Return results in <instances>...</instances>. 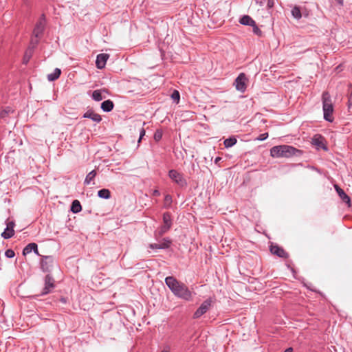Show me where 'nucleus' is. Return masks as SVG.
<instances>
[{
	"instance_id": "1",
	"label": "nucleus",
	"mask_w": 352,
	"mask_h": 352,
	"mask_svg": "<svg viewBox=\"0 0 352 352\" xmlns=\"http://www.w3.org/2000/svg\"><path fill=\"white\" fill-rule=\"evenodd\" d=\"M165 283L172 293L179 298L190 301L192 299V292L184 283L174 276H167L165 278Z\"/></svg>"
},
{
	"instance_id": "2",
	"label": "nucleus",
	"mask_w": 352,
	"mask_h": 352,
	"mask_svg": "<svg viewBox=\"0 0 352 352\" xmlns=\"http://www.w3.org/2000/svg\"><path fill=\"white\" fill-rule=\"evenodd\" d=\"M302 153L301 150L286 144L274 146L270 149V155L276 158H289L292 156L300 155Z\"/></svg>"
},
{
	"instance_id": "3",
	"label": "nucleus",
	"mask_w": 352,
	"mask_h": 352,
	"mask_svg": "<svg viewBox=\"0 0 352 352\" xmlns=\"http://www.w3.org/2000/svg\"><path fill=\"white\" fill-rule=\"evenodd\" d=\"M322 102L324 119L329 122H333L334 120V107L332 102L331 97L328 91H324L322 93Z\"/></svg>"
},
{
	"instance_id": "4",
	"label": "nucleus",
	"mask_w": 352,
	"mask_h": 352,
	"mask_svg": "<svg viewBox=\"0 0 352 352\" xmlns=\"http://www.w3.org/2000/svg\"><path fill=\"white\" fill-rule=\"evenodd\" d=\"M45 26V19L44 14H42L41 17L36 23L32 32L34 37L31 39V44L33 45V48L38 44V38L42 36Z\"/></svg>"
},
{
	"instance_id": "5",
	"label": "nucleus",
	"mask_w": 352,
	"mask_h": 352,
	"mask_svg": "<svg viewBox=\"0 0 352 352\" xmlns=\"http://www.w3.org/2000/svg\"><path fill=\"white\" fill-rule=\"evenodd\" d=\"M168 177L174 183L181 188H186L188 185L184 175L175 169H171L168 171Z\"/></svg>"
},
{
	"instance_id": "6",
	"label": "nucleus",
	"mask_w": 352,
	"mask_h": 352,
	"mask_svg": "<svg viewBox=\"0 0 352 352\" xmlns=\"http://www.w3.org/2000/svg\"><path fill=\"white\" fill-rule=\"evenodd\" d=\"M163 223L164 225L160 227L158 232L155 234L156 237L163 236L171 228L172 219L171 214L169 212H166L163 214Z\"/></svg>"
},
{
	"instance_id": "7",
	"label": "nucleus",
	"mask_w": 352,
	"mask_h": 352,
	"mask_svg": "<svg viewBox=\"0 0 352 352\" xmlns=\"http://www.w3.org/2000/svg\"><path fill=\"white\" fill-rule=\"evenodd\" d=\"M212 300L211 298H209L206 299V300H204L201 304L199 307L194 313L193 318H199L201 316H203L204 314H206L210 308V307L212 305Z\"/></svg>"
},
{
	"instance_id": "8",
	"label": "nucleus",
	"mask_w": 352,
	"mask_h": 352,
	"mask_svg": "<svg viewBox=\"0 0 352 352\" xmlns=\"http://www.w3.org/2000/svg\"><path fill=\"white\" fill-rule=\"evenodd\" d=\"M248 78L244 73H241L235 79L234 85L236 89L244 93L247 89Z\"/></svg>"
},
{
	"instance_id": "9",
	"label": "nucleus",
	"mask_w": 352,
	"mask_h": 352,
	"mask_svg": "<svg viewBox=\"0 0 352 352\" xmlns=\"http://www.w3.org/2000/svg\"><path fill=\"white\" fill-rule=\"evenodd\" d=\"M311 143L317 149L327 151V142L325 138L320 134H316L312 138Z\"/></svg>"
},
{
	"instance_id": "10",
	"label": "nucleus",
	"mask_w": 352,
	"mask_h": 352,
	"mask_svg": "<svg viewBox=\"0 0 352 352\" xmlns=\"http://www.w3.org/2000/svg\"><path fill=\"white\" fill-rule=\"evenodd\" d=\"M55 287V280L54 278L47 274L45 278V287L41 292L42 295H45L52 292V290Z\"/></svg>"
},
{
	"instance_id": "11",
	"label": "nucleus",
	"mask_w": 352,
	"mask_h": 352,
	"mask_svg": "<svg viewBox=\"0 0 352 352\" xmlns=\"http://www.w3.org/2000/svg\"><path fill=\"white\" fill-rule=\"evenodd\" d=\"M15 223L13 221H8L6 223V228L1 233V236L5 239H8L14 235V228Z\"/></svg>"
},
{
	"instance_id": "12",
	"label": "nucleus",
	"mask_w": 352,
	"mask_h": 352,
	"mask_svg": "<svg viewBox=\"0 0 352 352\" xmlns=\"http://www.w3.org/2000/svg\"><path fill=\"white\" fill-rule=\"evenodd\" d=\"M53 261L54 258L52 256H43L41 262V270L44 272H49L52 266Z\"/></svg>"
},
{
	"instance_id": "13",
	"label": "nucleus",
	"mask_w": 352,
	"mask_h": 352,
	"mask_svg": "<svg viewBox=\"0 0 352 352\" xmlns=\"http://www.w3.org/2000/svg\"><path fill=\"white\" fill-rule=\"evenodd\" d=\"M109 58V54H100L97 56L96 60V65L98 69H102L104 68L106 65V63Z\"/></svg>"
},
{
	"instance_id": "14",
	"label": "nucleus",
	"mask_w": 352,
	"mask_h": 352,
	"mask_svg": "<svg viewBox=\"0 0 352 352\" xmlns=\"http://www.w3.org/2000/svg\"><path fill=\"white\" fill-rule=\"evenodd\" d=\"M270 252L272 254L276 255L280 258H287L288 254L285 251V250L278 246V245H270Z\"/></svg>"
},
{
	"instance_id": "15",
	"label": "nucleus",
	"mask_w": 352,
	"mask_h": 352,
	"mask_svg": "<svg viewBox=\"0 0 352 352\" xmlns=\"http://www.w3.org/2000/svg\"><path fill=\"white\" fill-rule=\"evenodd\" d=\"M82 117L85 118L91 119V120H93L94 122H95L96 123H99L102 120V118H101L100 115H99L98 113H96L92 109L87 110L83 114Z\"/></svg>"
},
{
	"instance_id": "16",
	"label": "nucleus",
	"mask_w": 352,
	"mask_h": 352,
	"mask_svg": "<svg viewBox=\"0 0 352 352\" xmlns=\"http://www.w3.org/2000/svg\"><path fill=\"white\" fill-rule=\"evenodd\" d=\"M334 188L342 201L349 205L351 203V199L345 192L337 184L334 185Z\"/></svg>"
},
{
	"instance_id": "17",
	"label": "nucleus",
	"mask_w": 352,
	"mask_h": 352,
	"mask_svg": "<svg viewBox=\"0 0 352 352\" xmlns=\"http://www.w3.org/2000/svg\"><path fill=\"white\" fill-rule=\"evenodd\" d=\"M34 252L36 254L39 255L38 251V245L35 243H30L28 245H27L23 250V254L24 256L30 254L32 252Z\"/></svg>"
},
{
	"instance_id": "18",
	"label": "nucleus",
	"mask_w": 352,
	"mask_h": 352,
	"mask_svg": "<svg viewBox=\"0 0 352 352\" xmlns=\"http://www.w3.org/2000/svg\"><path fill=\"white\" fill-rule=\"evenodd\" d=\"M114 107V104L111 100H107L102 102L101 109L104 112H109L112 111Z\"/></svg>"
},
{
	"instance_id": "19",
	"label": "nucleus",
	"mask_w": 352,
	"mask_h": 352,
	"mask_svg": "<svg viewBox=\"0 0 352 352\" xmlns=\"http://www.w3.org/2000/svg\"><path fill=\"white\" fill-rule=\"evenodd\" d=\"M172 244V241L168 237H165L162 239V241L159 243L160 249H168L170 247Z\"/></svg>"
},
{
	"instance_id": "20",
	"label": "nucleus",
	"mask_w": 352,
	"mask_h": 352,
	"mask_svg": "<svg viewBox=\"0 0 352 352\" xmlns=\"http://www.w3.org/2000/svg\"><path fill=\"white\" fill-rule=\"evenodd\" d=\"M239 22L242 25L251 26L252 25L254 24L255 21L253 20L250 16L244 15L240 19Z\"/></svg>"
},
{
	"instance_id": "21",
	"label": "nucleus",
	"mask_w": 352,
	"mask_h": 352,
	"mask_svg": "<svg viewBox=\"0 0 352 352\" xmlns=\"http://www.w3.org/2000/svg\"><path fill=\"white\" fill-rule=\"evenodd\" d=\"M105 89H96L92 93L91 98L95 101H100L104 97L102 96V92H105Z\"/></svg>"
},
{
	"instance_id": "22",
	"label": "nucleus",
	"mask_w": 352,
	"mask_h": 352,
	"mask_svg": "<svg viewBox=\"0 0 352 352\" xmlns=\"http://www.w3.org/2000/svg\"><path fill=\"white\" fill-rule=\"evenodd\" d=\"M60 74V69L56 68L52 73L47 75V79L50 81H54L59 78Z\"/></svg>"
},
{
	"instance_id": "23",
	"label": "nucleus",
	"mask_w": 352,
	"mask_h": 352,
	"mask_svg": "<svg viewBox=\"0 0 352 352\" xmlns=\"http://www.w3.org/2000/svg\"><path fill=\"white\" fill-rule=\"evenodd\" d=\"M82 210V206L80 205V203L78 200L76 199L74 200L72 206H71V211L74 213H78L80 212Z\"/></svg>"
},
{
	"instance_id": "24",
	"label": "nucleus",
	"mask_w": 352,
	"mask_h": 352,
	"mask_svg": "<svg viewBox=\"0 0 352 352\" xmlns=\"http://www.w3.org/2000/svg\"><path fill=\"white\" fill-rule=\"evenodd\" d=\"M98 196L100 198L107 199L110 198L111 192L109 190L103 188L98 192Z\"/></svg>"
},
{
	"instance_id": "25",
	"label": "nucleus",
	"mask_w": 352,
	"mask_h": 352,
	"mask_svg": "<svg viewBox=\"0 0 352 352\" xmlns=\"http://www.w3.org/2000/svg\"><path fill=\"white\" fill-rule=\"evenodd\" d=\"M292 15L296 19L299 20L302 17L301 11L300 7L295 6L292 10Z\"/></svg>"
},
{
	"instance_id": "26",
	"label": "nucleus",
	"mask_w": 352,
	"mask_h": 352,
	"mask_svg": "<svg viewBox=\"0 0 352 352\" xmlns=\"http://www.w3.org/2000/svg\"><path fill=\"white\" fill-rule=\"evenodd\" d=\"M237 140L234 137H230L224 140L223 144L226 148H230L236 144Z\"/></svg>"
},
{
	"instance_id": "27",
	"label": "nucleus",
	"mask_w": 352,
	"mask_h": 352,
	"mask_svg": "<svg viewBox=\"0 0 352 352\" xmlns=\"http://www.w3.org/2000/svg\"><path fill=\"white\" fill-rule=\"evenodd\" d=\"M96 175V171L95 170H91L89 172L85 179V184L88 185L91 183V182L94 179V177Z\"/></svg>"
},
{
	"instance_id": "28",
	"label": "nucleus",
	"mask_w": 352,
	"mask_h": 352,
	"mask_svg": "<svg viewBox=\"0 0 352 352\" xmlns=\"http://www.w3.org/2000/svg\"><path fill=\"white\" fill-rule=\"evenodd\" d=\"M11 112H12V110L8 107L5 109H1L0 110V119L6 118Z\"/></svg>"
},
{
	"instance_id": "29",
	"label": "nucleus",
	"mask_w": 352,
	"mask_h": 352,
	"mask_svg": "<svg viewBox=\"0 0 352 352\" xmlns=\"http://www.w3.org/2000/svg\"><path fill=\"white\" fill-rule=\"evenodd\" d=\"M162 131L161 129H157L154 133L153 138L156 142H159L162 138Z\"/></svg>"
},
{
	"instance_id": "30",
	"label": "nucleus",
	"mask_w": 352,
	"mask_h": 352,
	"mask_svg": "<svg viewBox=\"0 0 352 352\" xmlns=\"http://www.w3.org/2000/svg\"><path fill=\"white\" fill-rule=\"evenodd\" d=\"M251 26L252 27V31H253L254 34H255L256 35H257L258 36H262V31L257 26V25L256 24V22H254V24L252 25Z\"/></svg>"
},
{
	"instance_id": "31",
	"label": "nucleus",
	"mask_w": 352,
	"mask_h": 352,
	"mask_svg": "<svg viewBox=\"0 0 352 352\" xmlns=\"http://www.w3.org/2000/svg\"><path fill=\"white\" fill-rule=\"evenodd\" d=\"M171 98L176 103H179L180 98L179 92L177 90H174L171 94Z\"/></svg>"
},
{
	"instance_id": "32",
	"label": "nucleus",
	"mask_w": 352,
	"mask_h": 352,
	"mask_svg": "<svg viewBox=\"0 0 352 352\" xmlns=\"http://www.w3.org/2000/svg\"><path fill=\"white\" fill-rule=\"evenodd\" d=\"M349 89H350V91L349 93L348 102H347V106H348L349 109L352 107V85H349Z\"/></svg>"
},
{
	"instance_id": "33",
	"label": "nucleus",
	"mask_w": 352,
	"mask_h": 352,
	"mask_svg": "<svg viewBox=\"0 0 352 352\" xmlns=\"http://www.w3.org/2000/svg\"><path fill=\"white\" fill-rule=\"evenodd\" d=\"M32 56L31 50H27L23 56V63L27 64Z\"/></svg>"
},
{
	"instance_id": "34",
	"label": "nucleus",
	"mask_w": 352,
	"mask_h": 352,
	"mask_svg": "<svg viewBox=\"0 0 352 352\" xmlns=\"http://www.w3.org/2000/svg\"><path fill=\"white\" fill-rule=\"evenodd\" d=\"M5 256L7 258H13L15 256V253H14V252L12 250L8 249V250H7L6 251Z\"/></svg>"
},
{
	"instance_id": "35",
	"label": "nucleus",
	"mask_w": 352,
	"mask_h": 352,
	"mask_svg": "<svg viewBox=\"0 0 352 352\" xmlns=\"http://www.w3.org/2000/svg\"><path fill=\"white\" fill-rule=\"evenodd\" d=\"M267 138H268V133H262V134H261V135H260L256 138V140H260V141H263V140H266Z\"/></svg>"
},
{
	"instance_id": "36",
	"label": "nucleus",
	"mask_w": 352,
	"mask_h": 352,
	"mask_svg": "<svg viewBox=\"0 0 352 352\" xmlns=\"http://www.w3.org/2000/svg\"><path fill=\"white\" fill-rule=\"evenodd\" d=\"M274 0H267V7L268 9H271L274 6Z\"/></svg>"
},
{
	"instance_id": "37",
	"label": "nucleus",
	"mask_w": 352,
	"mask_h": 352,
	"mask_svg": "<svg viewBox=\"0 0 352 352\" xmlns=\"http://www.w3.org/2000/svg\"><path fill=\"white\" fill-rule=\"evenodd\" d=\"M164 201L170 204L172 203V197L170 195H166L164 197Z\"/></svg>"
},
{
	"instance_id": "38",
	"label": "nucleus",
	"mask_w": 352,
	"mask_h": 352,
	"mask_svg": "<svg viewBox=\"0 0 352 352\" xmlns=\"http://www.w3.org/2000/svg\"><path fill=\"white\" fill-rule=\"evenodd\" d=\"M148 247L152 250L160 249L159 243H151Z\"/></svg>"
},
{
	"instance_id": "39",
	"label": "nucleus",
	"mask_w": 352,
	"mask_h": 352,
	"mask_svg": "<svg viewBox=\"0 0 352 352\" xmlns=\"http://www.w3.org/2000/svg\"><path fill=\"white\" fill-rule=\"evenodd\" d=\"M145 130L144 128H142L140 131V138H139V140L138 142H140V140H142V138L145 135Z\"/></svg>"
},
{
	"instance_id": "40",
	"label": "nucleus",
	"mask_w": 352,
	"mask_h": 352,
	"mask_svg": "<svg viewBox=\"0 0 352 352\" xmlns=\"http://www.w3.org/2000/svg\"><path fill=\"white\" fill-rule=\"evenodd\" d=\"M256 3L259 5L260 6H263L267 0H254Z\"/></svg>"
},
{
	"instance_id": "41",
	"label": "nucleus",
	"mask_w": 352,
	"mask_h": 352,
	"mask_svg": "<svg viewBox=\"0 0 352 352\" xmlns=\"http://www.w3.org/2000/svg\"><path fill=\"white\" fill-rule=\"evenodd\" d=\"M153 195L155 196V197H158V196L160 195V191L158 190L155 189L153 192Z\"/></svg>"
},
{
	"instance_id": "42",
	"label": "nucleus",
	"mask_w": 352,
	"mask_h": 352,
	"mask_svg": "<svg viewBox=\"0 0 352 352\" xmlns=\"http://www.w3.org/2000/svg\"><path fill=\"white\" fill-rule=\"evenodd\" d=\"M284 352H293V349L292 347H289L286 349Z\"/></svg>"
},
{
	"instance_id": "43",
	"label": "nucleus",
	"mask_w": 352,
	"mask_h": 352,
	"mask_svg": "<svg viewBox=\"0 0 352 352\" xmlns=\"http://www.w3.org/2000/svg\"><path fill=\"white\" fill-rule=\"evenodd\" d=\"M161 352H170V349L168 347H166Z\"/></svg>"
},
{
	"instance_id": "44",
	"label": "nucleus",
	"mask_w": 352,
	"mask_h": 352,
	"mask_svg": "<svg viewBox=\"0 0 352 352\" xmlns=\"http://www.w3.org/2000/svg\"><path fill=\"white\" fill-rule=\"evenodd\" d=\"M60 300L63 303H66V302H67L66 298H63H63H61L60 299Z\"/></svg>"
},
{
	"instance_id": "45",
	"label": "nucleus",
	"mask_w": 352,
	"mask_h": 352,
	"mask_svg": "<svg viewBox=\"0 0 352 352\" xmlns=\"http://www.w3.org/2000/svg\"><path fill=\"white\" fill-rule=\"evenodd\" d=\"M221 157H217L215 159L214 162L217 164L219 161H220V160H221Z\"/></svg>"
},
{
	"instance_id": "46",
	"label": "nucleus",
	"mask_w": 352,
	"mask_h": 352,
	"mask_svg": "<svg viewBox=\"0 0 352 352\" xmlns=\"http://www.w3.org/2000/svg\"><path fill=\"white\" fill-rule=\"evenodd\" d=\"M338 3L340 4H342L343 3V0H336Z\"/></svg>"
}]
</instances>
